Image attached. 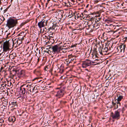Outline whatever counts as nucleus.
Instances as JSON below:
<instances>
[{
    "mask_svg": "<svg viewBox=\"0 0 127 127\" xmlns=\"http://www.w3.org/2000/svg\"><path fill=\"white\" fill-rule=\"evenodd\" d=\"M89 28L88 30L89 31L92 32L93 31H95L98 28L100 24V23L96 22V20L93 18H91L88 22Z\"/></svg>",
    "mask_w": 127,
    "mask_h": 127,
    "instance_id": "1",
    "label": "nucleus"
},
{
    "mask_svg": "<svg viewBox=\"0 0 127 127\" xmlns=\"http://www.w3.org/2000/svg\"><path fill=\"white\" fill-rule=\"evenodd\" d=\"M18 23V19L10 18L7 20L6 26L9 29L16 26Z\"/></svg>",
    "mask_w": 127,
    "mask_h": 127,
    "instance_id": "2",
    "label": "nucleus"
},
{
    "mask_svg": "<svg viewBox=\"0 0 127 127\" xmlns=\"http://www.w3.org/2000/svg\"><path fill=\"white\" fill-rule=\"evenodd\" d=\"M10 47V43L8 41L3 42L1 46V49H3V51L4 52H6L9 50Z\"/></svg>",
    "mask_w": 127,
    "mask_h": 127,
    "instance_id": "3",
    "label": "nucleus"
},
{
    "mask_svg": "<svg viewBox=\"0 0 127 127\" xmlns=\"http://www.w3.org/2000/svg\"><path fill=\"white\" fill-rule=\"evenodd\" d=\"M120 109H118L117 110L115 111L114 113H111V117L113 119L118 120L120 117Z\"/></svg>",
    "mask_w": 127,
    "mask_h": 127,
    "instance_id": "4",
    "label": "nucleus"
},
{
    "mask_svg": "<svg viewBox=\"0 0 127 127\" xmlns=\"http://www.w3.org/2000/svg\"><path fill=\"white\" fill-rule=\"evenodd\" d=\"M62 44V43L61 42L59 44L55 45L52 46V51L54 53H58L60 51L61 47L60 46V45Z\"/></svg>",
    "mask_w": 127,
    "mask_h": 127,
    "instance_id": "5",
    "label": "nucleus"
},
{
    "mask_svg": "<svg viewBox=\"0 0 127 127\" xmlns=\"http://www.w3.org/2000/svg\"><path fill=\"white\" fill-rule=\"evenodd\" d=\"M92 61L89 59H87L82 62V67L83 68H86L90 66L91 65Z\"/></svg>",
    "mask_w": 127,
    "mask_h": 127,
    "instance_id": "6",
    "label": "nucleus"
},
{
    "mask_svg": "<svg viewBox=\"0 0 127 127\" xmlns=\"http://www.w3.org/2000/svg\"><path fill=\"white\" fill-rule=\"evenodd\" d=\"M19 34L20 37L17 39L18 41L17 43V44H18V46L22 43L25 37V35L24 34V32H21Z\"/></svg>",
    "mask_w": 127,
    "mask_h": 127,
    "instance_id": "7",
    "label": "nucleus"
},
{
    "mask_svg": "<svg viewBox=\"0 0 127 127\" xmlns=\"http://www.w3.org/2000/svg\"><path fill=\"white\" fill-rule=\"evenodd\" d=\"M47 21L46 20H42L39 22L37 24L39 27L40 28L44 27L47 25Z\"/></svg>",
    "mask_w": 127,
    "mask_h": 127,
    "instance_id": "8",
    "label": "nucleus"
},
{
    "mask_svg": "<svg viewBox=\"0 0 127 127\" xmlns=\"http://www.w3.org/2000/svg\"><path fill=\"white\" fill-rule=\"evenodd\" d=\"M108 48L107 47V45H106L105 47L104 48H102V49L101 50V51H99V52L100 54L102 55H104L106 54L108 50Z\"/></svg>",
    "mask_w": 127,
    "mask_h": 127,
    "instance_id": "9",
    "label": "nucleus"
},
{
    "mask_svg": "<svg viewBox=\"0 0 127 127\" xmlns=\"http://www.w3.org/2000/svg\"><path fill=\"white\" fill-rule=\"evenodd\" d=\"M64 94V91L63 89H61L57 92L56 96L58 98L63 97Z\"/></svg>",
    "mask_w": 127,
    "mask_h": 127,
    "instance_id": "10",
    "label": "nucleus"
},
{
    "mask_svg": "<svg viewBox=\"0 0 127 127\" xmlns=\"http://www.w3.org/2000/svg\"><path fill=\"white\" fill-rule=\"evenodd\" d=\"M126 30H122L121 29H119L115 33H116L117 35L116 36L117 37H118L120 35H123Z\"/></svg>",
    "mask_w": 127,
    "mask_h": 127,
    "instance_id": "11",
    "label": "nucleus"
},
{
    "mask_svg": "<svg viewBox=\"0 0 127 127\" xmlns=\"http://www.w3.org/2000/svg\"><path fill=\"white\" fill-rule=\"evenodd\" d=\"M126 47V45L124 44H122L120 46H117V48H119L120 52H124Z\"/></svg>",
    "mask_w": 127,
    "mask_h": 127,
    "instance_id": "12",
    "label": "nucleus"
},
{
    "mask_svg": "<svg viewBox=\"0 0 127 127\" xmlns=\"http://www.w3.org/2000/svg\"><path fill=\"white\" fill-rule=\"evenodd\" d=\"M25 75V72L24 70H22L19 71L17 73V76L19 78L24 77Z\"/></svg>",
    "mask_w": 127,
    "mask_h": 127,
    "instance_id": "13",
    "label": "nucleus"
},
{
    "mask_svg": "<svg viewBox=\"0 0 127 127\" xmlns=\"http://www.w3.org/2000/svg\"><path fill=\"white\" fill-rule=\"evenodd\" d=\"M76 56L71 55L68 56V59L69 61L72 62L74 60H76Z\"/></svg>",
    "mask_w": 127,
    "mask_h": 127,
    "instance_id": "14",
    "label": "nucleus"
},
{
    "mask_svg": "<svg viewBox=\"0 0 127 127\" xmlns=\"http://www.w3.org/2000/svg\"><path fill=\"white\" fill-rule=\"evenodd\" d=\"M36 90H37L36 88L35 87H33L32 85L30 89L29 90L30 92L33 93H37V91H36Z\"/></svg>",
    "mask_w": 127,
    "mask_h": 127,
    "instance_id": "15",
    "label": "nucleus"
},
{
    "mask_svg": "<svg viewBox=\"0 0 127 127\" xmlns=\"http://www.w3.org/2000/svg\"><path fill=\"white\" fill-rule=\"evenodd\" d=\"M108 33H110L111 34H112L113 33V32L112 31H109L107 32V33H104L103 34V38H104V40H106L108 38V37L106 36V35L107 34H108Z\"/></svg>",
    "mask_w": 127,
    "mask_h": 127,
    "instance_id": "16",
    "label": "nucleus"
},
{
    "mask_svg": "<svg viewBox=\"0 0 127 127\" xmlns=\"http://www.w3.org/2000/svg\"><path fill=\"white\" fill-rule=\"evenodd\" d=\"M16 120V118L14 116L9 117L8 119V121L11 123L14 122Z\"/></svg>",
    "mask_w": 127,
    "mask_h": 127,
    "instance_id": "17",
    "label": "nucleus"
},
{
    "mask_svg": "<svg viewBox=\"0 0 127 127\" xmlns=\"http://www.w3.org/2000/svg\"><path fill=\"white\" fill-rule=\"evenodd\" d=\"M117 98L116 99L117 101L118 102H120L123 99L124 96L120 94L118 95H117Z\"/></svg>",
    "mask_w": 127,
    "mask_h": 127,
    "instance_id": "18",
    "label": "nucleus"
},
{
    "mask_svg": "<svg viewBox=\"0 0 127 127\" xmlns=\"http://www.w3.org/2000/svg\"><path fill=\"white\" fill-rule=\"evenodd\" d=\"M24 88H23L24 90V91H25V90H29L31 88V85H24Z\"/></svg>",
    "mask_w": 127,
    "mask_h": 127,
    "instance_id": "19",
    "label": "nucleus"
},
{
    "mask_svg": "<svg viewBox=\"0 0 127 127\" xmlns=\"http://www.w3.org/2000/svg\"><path fill=\"white\" fill-rule=\"evenodd\" d=\"M57 26V25H56V24H53V25L52 27H50L49 29V30H56L57 29L56 27Z\"/></svg>",
    "mask_w": 127,
    "mask_h": 127,
    "instance_id": "20",
    "label": "nucleus"
},
{
    "mask_svg": "<svg viewBox=\"0 0 127 127\" xmlns=\"http://www.w3.org/2000/svg\"><path fill=\"white\" fill-rule=\"evenodd\" d=\"M16 57V53H13L9 56V58L12 59L15 58V57Z\"/></svg>",
    "mask_w": 127,
    "mask_h": 127,
    "instance_id": "21",
    "label": "nucleus"
},
{
    "mask_svg": "<svg viewBox=\"0 0 127 127\" xmlns=\"http://www.w3.org/2000/svg\"><path fill=\"white\" fill-rule=\"evenodd\" d=\"M24 85H22L20 87V91L21 92H22V93L23 94H25L26 92V90H25V91H24L23 90V88H24Z\"/></svg>",
    "mask_w": 127,
    "mask_h": 127,
    "instance_id": "22",
    "label": "nucleus"
},
{
    "mask_svg": "<svg viewBox=\"0 0 127 127\" xmlns=\"http://www.w3.org/2000/svg\"><path fill=\"white\" fill-rule=\"evenodd\" d=\"M125 32V33L123 34V37H124V39L126 40L127 38V31L126 30Z\"/></svg>",
    "mask_w": 127,
    "mask_h": 127,
    "instance_id": "23",
    "label": "nucleus"
},
{
    "mask_svg": "<svg viewBox=\"0 0 127 127\" xmlns=\"http://www.w3.org/2000/svg\"><path fill=\"white\" fill-rule=\"evenodd\" d=\"M61 47V50L64 53H66L67 52V49L64 48L63 47L62 48Z\"/></svg>",
    "mask_w": 127,
    "mask_h": 127,
    "instance_id": "24",
    "label": "nucleus"
},
{
    "mask_svg": "<svg viewBox=\"0 0 127 127\" xmlns=\"http://www.w3.org/2000/svg\"><path fill=\"white\" fill-rule=\"evenodd\" d=\"M101 19V17H100V15H98V16H97L96 17V20L95 19L96 21V22H98L100 21Z\"/></svg>",
    "mask_w": 127,
    "mask_h": 127,
    "instance_id": "25",
    "label": "nucleus"
},
{
    "mask_svg": "<svg viewBox=\"0 0 127 127\" xmlns=\"http://www.w3.org/2000/svg\"><path fill=\"white\" fill-rule=\"evenodd\" d=\"M65 62L66 63V65L67 66H68L69 65V64L71 63H72V62H71V61H68V59H66L65 61Z\"/></svg>",
    "mask_w": 127,
    "mask_h": 127,
    "instance_id": "26",
    "label": "nucleus"
},
{
    "mask_svg": "<svg viewBox=\"0 0 127 127\" xmlns=\"http://www.w3.org/2000/svg\"><path fill=\"white\" fill-rule=\"evenodd\" d=\"M63 47L64 48L66 49H68L69 48V47L67 45V44H66V43L64 44L63 45Z\"/></svg>",
    "mask_w": 127,
    "mask_h": 127,
    "instance_id": "27",
    "label": "nucleus"
},
{
    "mask_svg": "<svg viewBox=\"0 0 127 127\" xmlns=\"http://www.w3.org/2000/svg\"><path fill=\"white\" fill-rule=\"evenodd\" d=\"M6 84L5 83L4 84L3 83V84H1L2 89L1 90H3L6 87Z\"/></svg>",
    "mask_w": 127,
    "mask_h": 127,
    "instance_id": "28",
    "label": "nucleus"
},
{
    "mask_svg": "<svg viewBox=\"0 0 127 127\" xmlns=\"http://www.w3.org/2000/svg\"><path fill=\"white\" fill-rule=\"evenodd\" d=\"M92 55H93V56L92 57V58H93V59H95L96 58H98V56L97 55V54H92Z\"/></svg>",
    "mask_w": 127,
    "mask_h": 127,
    "instance_id": "29",
    "label": "nucleus"
},
{
    "mask_svg": "<svg viewBox=\"0 0 127 127\" xmlns=\"http://www.w3.org/2000/svg\"><path fill=\"white\" fill-rule=\"evenodd\" d=\"M108 47H109V49L110 50H112V49L113 48V47H112V43H111L110 44L109 43L108 45Z\"/></svg>",
    "mask_w": 127,
    "mask_h": 127,
    "instance_id": "30",
    "label": "nucleus"
},
{
    "mask_svg": "<svg viewBox=\"0 0 127 127\" xmlns=\"http://www.w3.org/2000/svg\"><path fill=\"white\" fill-rule=\"evenodd\" d=\"M53 32L52 34H50L49 35V37H48V38L49 39H51V38H52L54 36H53Z\"/></svg>",
    "mask_w": 127,
    "mask_h": 127,
    "instance_id": "31",
    "label": "nucleus"
},
{
    "mask_svg": "<svg viewBox=\"0 0 127 127\" xmlns=\"http://www.w3.org/2000/svg\"><path fill=\"white\" fill-rule=\"evenodd\" d=\"M18 41V39H15L14 40H13V42L14 43L16 44L17 45H18V44H17V43Z\"/></svg>",
    "mask_w": 127,
    "mask_h": 127,
    "instance_id": "32",
    "label": "nucleus"
},
{
    "mask_svg": "<svg viewBox=\"0 0 127 127\" xmlns=\"http://www.w3.org/2000/svg\"><path fill=\"white\" fill-rule=\"evenodd\" d=\"M49 67V65H47L44 68V69L45 71H48V68Z\"/></svg>",
    "mask_w": 127,
    "mask_h": 127,
    "instance_id": "33",
    "label": "nucleus"
},
{
    "mask_svg": "<svg viewBox=\"0 0 127 127\" xmlns=\"http://www.w3.org/2000/svg\"><path fill=\"white\" fill-rule=\"evenodd\" d=\"M66 102L64 101H63V100H61L60 101V103L61 104H64L66 103Z\"/></svg>",
    "mask_w": 127,
    "mask_h": 127,
    "instance_id": "34",
    "label": "nucleus"
},
{
    "mask_svg": "<svg viewBox=\"0 0 127 127\" xmlns=\"http://www.w3.org/2000/svg\"><path fill=\"white\" fill-rule=\"evenodd\" d=\"M97 53V51H96V48H95L93 51V54H96Z\"/></svg>",
    "mask_w": 127,
    "mask_h": 127,
    "instance_id": "35",
    "label": "nucleus"
},
{
    "mask_svg": "<svg viewBox=\"0 0 127 127\" xmlns=\"http://www.w3.org/2000/svg\"><path fill=\"white\" fill-rule=\"evenodd\" d=\"M117 47H115L114 50H115L116 52H119V48H117Z\"/></svg>",
    "mask_w": 127,
    "mask_h": 127,
    "instance_id": "36",
    "label": "nucleus"
},
{
    "mask_svg": "<svg viewBox=\"0 0 127 127\" xmlns=\"http://www.w3.org/2000/svg\"><path fill=\"white\" fill-rule=\"evenodd\" d=\"M13 106H15L17 104L16 102H11Z\"/></svg>",
    "mask_w": 127,
    "mask_h": 127,
    "instance_id": "37",
    "label": "nucleus"
},
{
    "mask_svg": "<svg viewBox=\"0 0 127 127\" xmlns=\"http://www.w3.org/2000/svg\"><path fill=\"white\" fill-rule=\"evenodd\" d=\"M26 22H24L22 23L20 25V26L21 27H22V26H24V25H25V24H26Z\"/></svg>",
    "mask_w": 127,
    "mask_h": 127,
    "instance_id": "38",
    "label": "nucleus"
},
{
    "mask_svg": "<svg viewBox=\"0 0 127 127\" xmlns=\"http://www.w3.org/2000/svg\"><path fill=\"white\" fill-rule=\"evenodd\" d=\"M116 103L117 105L118 106H120L121 105V103L120 102H118L117 101L116 102Z\"/></svg>",
    "mask_w": 127,
    "mask_h": 127,
    "instance_id": "39",
    "label": "nucleus"
},
{
    "mask_svg": "<svg viewBox=\"0 0 127 127\" xmlns=\"http://www.w3.org/2000/svg\"><path fill=\"white\" fill-rule=\"evenodd\" d=\"M36 51H37V52L36 53V54H37L38 53L40 55V50H39L38 49V48H37L36 49Z\"/></svg>",
    "mask_w": 127,
    "mask_h": 127,
    "instance_id": "40",
    "label": "nucleus"
},
{
    "mask_svg": "<svg viewBox=\"0 0 127 127\" xmlns=\"http://www.w3.org/2000/svg\"><path fill=\"white\" fill-rule=\"evenodd\" d=\"M50 0H47V2L46 3V6H47V5L48 4V3H49V1Z\"/></svg>",
    "mask_w": 127,
    "mask_h": 127,
    "instance_id": "41",
    "label": "nucleus"
},
{
    "mask_svg": "<svg viewBox=\"0 0 127 127\" xmlns=\"http://www.w3.org/2000/svg\"><path fill=\"white\" fill-rule=\"evenodd\" d=\"M118 106L117 105V104H116V105L115 106V109H117L118 108Z\"/></svg>",
    "mask_w": 127,
    "mask_h": 127,
    "instance_id": "42",
    "label": "nucleus"
},
{
    "mask_svg": "<svg viewBox=\"0 0 127 127\" xmlns=\"http://www.w3.org/2000/svg\"><path fill=\"white\" fill-rule=\"evenodd\" d=\"M112 104L113 105V106H115V105H116V103H114V102H113V101L112 102Z\"/></svg>",
    "mask_w": 127,
    "mask_h": 127,
    "instance_id": "43",
    "label": "nucleus"
},
{
    "mask_svg": "<svg viewBox=\"0 0 127 127\" xmlns=\"http://www.w3.org/2000/svg\"><path fill=\"white\" fill-rule=\"evenodd\" d=\"M12 71L14 72H15V73H16L17 72V70L15 69H13L12 70Z\"/></svg>",
    "mask_w": 127,
    "mask_h": 127,
    "instance_id": "44",
    "label": "nucleus"
},
{
    "mask_svg": "<svg viewBox=\"0 0 127 127\" xmlns=\"http://www.w3.org/2000/svg\"><path fill=\"white\" fill-rule=\"evenodd\" d=\"M2 87L1 86V85H0V90H2L1 89H2Z\"/></svg>",
    "mask_w": 127,
    "mask_h": 127,
    "instance_id": "45",
    "label": "nucleus"
},
{
    "mask_svg": "<svg viewBox=\"0 0 127 127\" xmlns=\"http://www.w3.org/2000/svg\"><path fill=\"white\" fill-rule=\"evenodd\" d=\"M54 60H55V62H57V61H58V60H59V59H57L56 60V59H54Z\"/></svg>",
    "mask_w": 127,
    "mask_h": 127,
    "instance_id": "46",
    "label": "nucleus"
},
{
    "mask_svg": "<svg viewBox=\"0 0 127 127\" xmlns=\"http://www.w3.org/2000/svg\"><path fill=\"white\" fill-rule=\"evenodd\" d=\"M52 70H53V69H51L50 70H49V72H51L52 71Z\"/></svg>",
    "mask_w": 127,
    "mask_h": 127,
    "instance_id": "47",
    "label": "nucleus"
},
{
    "mask_svg": "<svg viewBox=\"0 0 127 127\" xmlns=\"http://www.w3.org/2000/svg\"><path fill=\"white\" fill-rule=\"evenodd\" d=\"M82 15L83 16H82L83 18H84H84H85V17H84V16H83V15L82 14H81V15H80V16H81H81H82Z\"/></svg>",
    "mask_w": 127,
    "mask_h": 127,
    "instance_id": "48",
    "label": "nucleus"
},
{
    "mask_svg": "<svg viewBox=\"0 0 127 127\" xmlns=\"http://www.w3.org/2000/svg\"><path fill=\"white\" fill-rule=\"evenodd\" d=\"M72 2H74L75 0H70Z\"/></svg>",
    "mask_w": 127,
    "mask_h": 127,
    "instance_id": "49",
    "label": "nucleus"
},
{
    "mask_svg": "<svg viewBox=\"0 0 127 127\" xmlns=\"http://www.w3.org/2000/svg\"><path fill=\"white\" fill-rule=\"evenodd\" d=\"M3 43V42H2V41H0V44H2V43Z\"/></svg>",
    "mask_w": 127,
    "mask_h": 127,
    "instance_id": "50",
    "label": "nucleus"
},
{
    "mask_svg": "<svg viewBox=\"0 0 127 127\" xmlns=\"http://www.w3.org/2000/svg\"><path fill=\"white\" fill-rule=\"evenodd\" d=\"M75 46L74 45H72L71 46V47H73L74 46Z\"/></svg>",
    "mask_w": 127,
    "mask_h": 127,
    "instance_id": "51",
    "label": "nucleus"
},
{
    "mask_svg": "<svg viewBox=\"0 0 127 127\" xmlns=\"http://www.w3.org/2000/svg\"><path fill=\"white\" fill-rule=\"evenodd\" d=\"M97 60H98L97 59H95V61Z\"/></svg>",
    "mask_w": 127,
    "mask_h": 127,
    "instance_id": "52",
    "label": "nucleus"
},
{
    "mask_svg": "<svg viewBox=\"0 0 127 127\" xmlns=\"http://www.w3.org/2000/svg\"><path fill=\"white\" fill-rule=\"evenodd\" d=\"M95 62H92V63H95Z\"/></svg>",
    "mask_w": 127,
    "mask_h": 127,
    "instance_id": "53",
    "label": "nucleus"
},
{
    "mask_svg": "<svg viewBox=\"0 0 127 127\" xmlns=\"http://www.w3.org/2000/svg\"><path fill=\"white\" fill-rule=\"evenodd\" d=\"M87 70V71H88V69H86V70Z\"/></svg>",
    "mask_w": 127,
    "mask_h": 127,
    "instance_id": "54",
    "label": "nucleus"
},
{
    "mask_svg": "<svg viewBox=\"0 0 127 127\" xmlns=\"http://www.w3.org/2000/svg\"><path fill=\"white\" fill-rule=\"evenodd\" d=\"M3 69V67H1V68H0V69Z\"/></svg>",
    "mask_w": 127,
    "mask_h": 127,
    "instance_id": "55",
    "label": "nucleus"
},
{
    "mask_svg": "<svg viewBox=\"0 0 127 127\" xmlns=\"http://www.w3.org/2000/svg\"><path fill=\"white\" fill-rule=\"evenodd\" d=\"M37 79V78H35L34 79V80H35V79Z\"/></svg>",
    "mask_w": 127,
    "mask_h": 127,
    "instance_id": "56",
    "label": "nucleus"
},
{
    "mask_svg": "<svg viewBox=\"0 0 127 127\" xmlns=\"http://www.w3.org/2000/svg\"><path fill=\"white\" fill-rule=\"evenodd\" d=\"M39 58H38V61H39Z\"/></svg>",
    "mask_w": 127,
    "mask_h": 127,
    "instance_id": "57",
    "label": "nucleus"
},
{
    "mask_svg": "<svg viewBox=\"0 0 127 127\" xmlns=\"http://www.w3.org/2000/svg\"><path fill=\"white\" fill-rule=\"evenodd\" d=\"M9 82H10V84L11 83V82L10 81Z\"/></svg>",
    "mask_w": 127,
    "mask_h": 127,
    "instance_id": "58",
    "label": "nucleus"
},
{
    "mask_svg": "<svg viewBox=\"0 0 127 127\" xmlns=\"http://www.w3.org/2000/svg\"><path fill=\"white\" fill-rule=\"evenodd\" d=\"M123 3H122V4H121V5H123Z\"/></svg>",
    "mask_w": 127,
    "mask_h": 127,
    "instance_id": "59",
    "label": "nucleus"
},
{
    "mask_svg": "<svg viewBox=\"0 0 127 127\" xmlns=\"http://www.w3.org/2000/svg\"><path fill=\"white\" fill-rule=\"evenodd\" d=\"M119 52H120V49H119Z\"/></svg>",
    "mask_w": 127,
    "mask_h": 127,
    "instance_id": "60",
    "label": "nucleus"
},
{
    "mask_svg": "<svg viewBox=\"0 0 127 127\" xmlns=\"http://www.w3.org/2000/svg\"><path fill=\"white\" fill-rule=\"evenodd\" d=\"M97 1V2L98 1Z\"/></svg>",
    "mask_w": 127,
    "mask_h": 127,
    "instance_id": "61",
    "label": "nucleus"
},
{
    "mask_svg": "<svg viewBox=\"0 0 127 127\" xmlns=\"http://www.w3.org/2000/svg\"><path fill=\"white\" fill-rule=\"evenodd\" d=\"M106 5H108V4H107Z\"/></svg>",
    "mask_w": 127,
    "mask_h": 127,
    "instance_id": "62",
    "label": "nucleus"
},
{
    "mask_svg": "<svg viewBox=\"0 0 127 127\" xmlns=\"http://www.w3.org/2000/svg\"><path fill=\"white\" fill-rule=\"evenodd\" d=\"M8 86H9V85H8Z\"/></svg>",
    "mask_w": 127,
    "mask_h": 127,
    "instance_id": "63",
    "label": "nucleus"
}]
</instances>
